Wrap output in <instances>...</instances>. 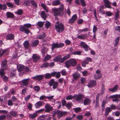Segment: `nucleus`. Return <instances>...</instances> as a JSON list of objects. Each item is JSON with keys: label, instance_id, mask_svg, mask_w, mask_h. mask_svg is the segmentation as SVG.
<instances>
[{"label": "nucleus", "instance_id": "f257e3e1", "mask_svg": "<svg viewBox=\"0 0 120 120\" xmlns=\"http://www.w3.org/2000/svg\"><path fill=\"white\" fill-rule=\"evenodd\" d=\"M64 9V5L63 4H61L59 8H52V10L54 13V15L56 16L58 15H62L63 13Z\"/></svg>", "mask_w": 120, "mask_h": 120}, {"label": "nucleus", "instance_id": "f03ea898", "mask_svg": "<svg viewBox=\"0 0 120 120\" xmlns=\"http://www.w3.org/2000/svg\"><path fill=\"white\" fill-rule=\"evenodd\" d=\"M25 26H21L19 28L20 30L22 32H24L26 34H29L30 32V30L28 29L31 26V25L30 23L25 24H24Z\"/></svg>", "mask_w": 120, "mask_h": 120}, {"label": "nucleus", "instance_id": "7ed1b4c3", "mask_svg": "<svg viewBox=\"0 0 120 120\" xmlns=\"http://www.w3.org/2000/svg\"><path fill=\"white\" fill-rule=\"evenodd\" d=\"M55 27L56 30L59 32H63L64 30V26L62 23H59L58 21L56 22Z\"/></svg>", "mask_w": 120, "mask_h": 120}, {"label": "nucleus", "instance_id": "20e7f679", "mask_svg": "<svg viewBox=\"0 0 120 120\" xmlns=\"http://www.w3.org/2000/svg\"><path fill=\"white\" fill-rule=\"evenodd\" d=\"M76 64V61L74 59H71L68 60L65 63V65L67 68H69L71 66H74Z\"/></svg>", "mask_w": 120, "mask_h": 120}, {"label": "nucleus", "instance_id": "39448f33", "mask_svg": "<svg viewBox=\"0 0 120 120\" xmlns=\"http://www.w3.org/2000/svg\"><path fill=\"white\" fill-rule=\"evenodd\" d=\"M64 44L63 43H53L52 44V50H53L54 48L61 47L64 46Z\"/></svg>", "mask_w": 120, "mask_h": 120}, {"label": "nucleus", "instance_id": "423d86ee", "mask_svg": "<svg viewBox=\"0 0 120 120\" xmlns=\"http://www.w3.org/2000/svg\"><path fill=\"white\" fill-rule=\"evenodd\" d=\"M84 96L82 94H79L78 95H75V98L77 101L79 102H82V99L84 98Z\"/></svg>", "mask_w": 120, "mask_h": 120}, {"label": "nucleus", "instance_id": "0eeeda50", "mask_svg": "<svg viewBox=\"0 0 120 120\" xmlns=\"http://www.w3.org/2000/svg\"><path fill=\"white\" fill-rule=\"evenodd\" d=\"M80 44L86 51H87L89 50L90 49V48L86 44L85 42L82 41Z\"/></svg>", "mask_w": 120, "mask_h": 120}, {"label": "nucleus", "instance_id": "6e6552de", "mask_svg": "<svg viewBox=\"0 0 120 120\" xmlns=\"http://www.w3.org/2000/svg\"><path fill=\"white\" fill-rule=\"evenodd\" d=\"M104 2V6L106 8H111L112 7L110 5L111 2L108 0H103Z\"/></svg>", "mask_w": 120, "mask_h": 120}, {"label": "nucleus", "instance_id": "1a4fd4ad", "mask_svg": "<svg viewBox=\"0 0 120 120\" xmlns=\"http://www.w3.org/2000/svg\"><path fill=\"white\" fill-rule=\"evenodd\" d=\"M32 57L33 61L34 62L38 61L40 59L39 56L36 54H33Z\"/></svg>", "mask_w": 120, "mask_h": 120}, {"label": "nucleus", "instance_id": "9d476101", "mask_svg": "<svg viewBox=\"0 0 120 120\" xmlns=\"http://www.w3.org/2000/svg\"><path fill=\"white\" fill-rule=\"evenodd\" d=\"M66 114V112H62L60 111H57V117L60 118L63 115H64Z\"/></svg>", "mask_w": 120, "mask_h": 120}, {"label": "nucleus", "instance_id": "9b49d317", "mask_svg": "<svg viewBox=\"0 0 120 120\" xmlns=\"http://www.w3.org/2000/svg\"><path fill=\"white\" fill-rule=\"evenodd\" d=\"M96 81L94 80H90L89 84L87 85L89 87H91L96 84Z\"/></svg>", "mask_w": 120, "mask_h": 120}, {"label": "nucleus", "instance_id": "f8f14e48", "mask_svg": "<svg viewBox=\"0 0 120 120\" xmlns=\"http://www.w3.org/2000/svg\"><path fill=\"white\" fill-rule=\"evenodd\" d=\"M7 61L5 60H4L2 62L1 64L2 68H3L4 70L6 69L7 68Z\"/></svg>", "mask_w": 120, "mask_h": 120}, {"label": "nucleus", "instance_id": "ddd939ff", "mask_svg": "<svg viewBox=\"0 0 120 120\" xmlns=\"http://www.w3.org/2000/svg\"><path fill=\"white\" fill-rule=\"evenodd\" d=\"M90 100L88 98H86L83 101V104L84 105H89L91 103Z\"/></svg>", "mask_w": 120, "mask_h": 120}, {"label": "nucleus", "instance_id": "4468645a", "mask_svg": "<svg viewBox=\"0 0 120 120\" xmlns=\"http://www.w3.org/2000/svg\"><path fill=\"white\" fill-rule=\"evenodd\" d=\"M46 109L45 111L46 112H48L51 111L52 109V107L48 104H46L45 106Z\"/></svg>", "mask_w": 120, "mask_h": 120}, {"label": "nucleus", "instance_id": "2eb2a0df", "mask_svg": "<svg viewBox=\"0 0 120 120\" xmlns=\"http://www.w3.org/2000/svg\"><path fill=\"white\" fill-rule=\"evenodd\" d=\"M14 36L12 34H8L6 37V39L7 40H12L14 38Z\"/></svg>", "mask_w": 120, "mask_h": 120}, {"label": "nucleus", "instance_id": "dca6fc26", "mask_svg": "<svg viewBox=\"0 0 120 120\" xmlns=\"http://www.w3.org/2000/svg\"><path fill=\"white\" fill-rule=\"evenodd\" d=\"M118 87V85H116L113 88H109L108 90L109 91H111L112 92H114L116 91Z\"/></svg>", "mask_w": 120, "mask_h": 120}, {"label": "nucleus", "instance_id": "f3484780", "mask_svg": "<svg viewBox=\"0 0 120 120\" xmlns=\"http://www.w3.org/2000/svg\"><path fill=\"white\" fill-rule=\"evenodd\" d=\"M17 68L19 71H20L23 70L24 68V66L21 64H18L17 66Z\"/></svg>", "mask_w": 120, "mask_h": 120}, {"label": "nucleus", "instance_id": "a211bd4d", "mask_svg": "<svg viewBox=\"0 0 120 120\" xmlns=\"http://www.w3.org/2000/svg\"><path fill=\"white\" fill-rule=\"evenodd\" d=\"M39 43V41L37 40L32 41L31 45L32 47H36L38 45Z\"/></svg>", "mask_w": 120, "mask_h": 120}, {"label": "nucleus", "instance_id": "6ab92c4d", "mask_svg": "<svg viewBox=\"0 0 120 120\" xmlns=\"http://www.w3.org/2000/svg\"><path fill=\"white\" fill-rule=\"evenodd\" d=\"M52 76H55L57 78H58L60 77V72H54L52 73Z\"/></svg>", "mask_w": 120, "mask_h": 120}, {"label": "nucleus", "instance_id": "aec40b11", "mask_svg": "<svg viewBox=\"0 0 120 120\" xmlns=\"http://www.w3.org/2000/svg\"><path fill=\"white\" fill-rule=\"evenodd\" d=\"M30 79L29 78H27L22 80L21 82L23 85L24 86H26L28 85V81Z\"/></svg>", "mask_w": 120, "mask_h": 120}, {"label": "nucleus", "instance_id": "412c9836", "mask_svg": "<svg viewBox=\"0 0 120 120\" xmlns=\"http://www.w3.org/2000/svg\"><path fill=\"white\" fill-rule=\"evenodd\" d=\"M60 4V2L59 0H56L52 2V4L53 6H56L59 5Z\"/></svg>", "mask_w": 120, "mask_h": 120}, {"label": "nucleus", "instance_id": "4be33fe9", "mask_svg": "<svg viewBox=\"0 0 120 120\" xmlns=\"http://www.w3.org/2000/svg\"><path fill=\"white\" fill-rule=\"evenodd\" d=\"M112 111L111 108L108 107L106 108L105 109V116H107L109 112Z\"/></svg>", "mask_w": 120, "mask_h": 120}, {"label": "nucleus", "instance_id": "5701e85b", "mask_svg": "<svg viewBox=\"0 0 120 120\" xmlns=\"http://www.w3.org/2000/svg\"><path fill=\"white\" fill-rule=\"evenodd\" d=\"M48 49L45 47H43L41 51V52L43 56H44L45 54L48 51Z\"/></svg>", "mask_w": 120, "mask_h": 120}, {"label": "nucleus", "instance_id": "b1692460", "mask_svg": "<svg viewBox=\"0 0 120 120\" xmlns=\"http://www.w3.org/2000/svg\"><path fill=\"white\" fill-rule=\"evenodd\" d=\"M70 57V55L69 54H68L64 56L62 58H61L60 62L61 63L63 62L65 60L69 58Z\"/></svg>", "mask_w": 120, "mask_h": 120}, {"label": "nucleus", "instance_id": "393cba45", "mask_svg": "<svg viewBox=\"0 0 120 120\" xmlns=\"http://www.w3.org/2000/svg\"><path fill=\"white\" fill-rule=\"evenodd\" d=\"M102 76L101 74H94V78L95 79H97L101 78Z\"/></svg>", "mask_w": 120, "mask_h": 120}, {"label": "nucleus", "instance_id": "a878e982", "mask_svg": "<svg viewBox=\"0 0 120 120\" xmlns=\"http://www.w3.org/2000/svg\"><path fill=\"white\" fill-rule=\"evenodd\" d=\"M77 37L79 38L83 39H86L87 38L86 34H82L80 35H78L77 36Z\"/></svg>", "mask_w": 120, "mask_h": 120}, {"label": "nucleus", "instance_id": "bb28decb", "mask_svg": "<svg viewBox=\"0 0 120 120\" xmlns=\"http://www.w3.org/2000/svg\"><path fill=\"white\" fill-rule=\"evenodd\" d=\"M42 101H39L37 102L35 105V106L36 108H39L42 105Z\"/></svg>", "mask_w": 120, "mask_h": 120}, {"label": "nucleus", "instance_id": "cd10ccee", "mask_svg": "<svg viewBox=\"0 0 120 120\" xmlns=\"http://www.w3.org/2000/svg\"><path fill=\"white\" fill-rule=\"evenodd\" d=\"M61 56H59L56 57L53 60L54 62H57L60 61V62L61 60Z\"/></svg>", "mask_w": 120, "mask_h": 120}, {"label": "nucleus", "instance_id": "c85d7f7f", "mask_svg": "<svg viewBox=\"0 0 120 120\" xmlns=\"http://www.w3.org/2000/svg\"><path fill=\"white\" fill-rule=\"evenodd\" d=\"M23 44L24 47L26 49H27L28 48L29 45V43L28 41H25L24 42Z\"/></svg>", "mask_w": 120, "mask_h": 120}, {"label": "nucleus", "instance_id": "c756f323", "mask_svg": "<svg viewBox=\"0 0 120 120\" xmlns=\"http://www.w3.org/2000/svg\"><path fill=\"white\" fill-rule=\"evenodd\" d=\"M37 115L36 113H34L33 114H29V117L31 118L34 119L35 118Z\"/></svg>", "mask_w": 120, "mask_h": 120}, {"label": "nucleus", "instance_id": "7c9ffc66", "mask_svg": "<svg viewBox=\"0 0 120 120\" xmlns=\"http://www.w3.org/2000/svg\"><path fill=\"white\" fill-rule=\"evenodd\" d=\"M41 15L44 20H45L47 17V15L44 11H42L41 13Z\"/></svg>", "mask_w": 120, "mask_h": 120}, {"label": "nucleus", "instance_id": "2f4dec72", "mask_svg": "<svg viewBox=\"0 0 120 120\" xmlns=\"http://www.w3.org/2000/svg\"><path fill=\"white\" fill-rule=\"evenodd\" d=\"M10 113L13 116L16 117L17 116V112L14 111H12L10 112Z\"/></svg>", "mask_w": 120, "mask_h": 120}, {"label": "nucleus", "instance_id": "473e14b6", "mask_svg": "<svg viewBox=\"0 0 120 120\" xmlns=\"http://www.w3.org/2000/svg\"><path fill=\"white\" fill-rule=\"evenodd\" d=\"M75 98V95L73 96H72L71 95H70L67 96L66 98V99L67 100H70L73 99Z\"/></svg>", "mask_w": 120, "mask_h": 120}, {"label": "nucleus", "instance_id": "72a5a7b5", "mask_svg": "<svg viewBox=\"0 0 120 120\" xmlns=\"http://www.w3.org/2000/svg\"><path fill=\"white\" fill-rule=\"evenodd\" d=\"M51 26L50 23L47 21H45V27L47 28L48 29Z\"/></svg>", "mask_w": 120, "mask_h": 120}, {"label": "nucleus", "instance_id": "f704fd0d", "mask_svg": "<svg viewBox=\"0 0 120 120\" xmlns=\"http://www.w3.org/2000/svg\"><path fill=\"white\" fill-rule=\"evenodd\" d=\"M120 38L119 37H117L116 38L115 40V43L114 44V46L116 47L118 44Z\"/></svg>", "mask_w": 120, "mask_h": 120}, {"label": "nucleus", "instance_id": "c9c22d12", "mask_svg": "<svg viewBox=\"0 0 120 120\" xmlns=\"http://www.w3.org/2000/svg\"><path fill=\"white\" fill-rule=\"evenodd\" d=\"M52 76V73L50 74L47 73L45 75V77L46 79H48L50 78Z\"/></svg>", "mask_w": 120, "mask_h": 120}, {"label": "nucleus", "instance_id": "e433bc0d", "mask_svg": "<svg viewBox=\"0 0 120 120\" xmlns=\"http://www.w3.org/2000/svg\"><path fill=\"white\" fill-rule=\"evenodd\" d=\"M41 5L42 7L44 8V10H45L46 12H48V10L47 9V7L44 4L42 3L41 4Z\"/></svg>", "mask_w": 120, "mask_h": 120}, {"label": "nucleus", "instance_id": "4c0bfd02", "mask_svg": "<svg viewBox=\"0 0 120 120\" xmlns=\"http://www.w3.org/2000/svg\"><path fill=\"white\" fill-rule=\"evenodd\" d=\"M72 76L73 78L75 80H76L77 79V78L79 77V74H78L77 73H75L72 75Z\"/></svg>", "mask_w": 120, "mask_h": 120}, {"label": "nucleus", "instance_id": "58836bf2", "mask_svg": "<svg viewBox=\"0 0 120 120\" xmlns=\"http://www.w3.org/2000/svg\"><path fill=\"white\" fill-rule=\"evenodd\" d=\"M58 85V83L57 82H55L54 84L52 85V88L54 89H56Z\"/></svg>", "mask_w": 120, "mask_h": 120}, {"label": "nucleus", "instance_id": "ea45409f", "mask_svg": "<svg viewBox=\"0 0 120 120\" xmlns=\"http://www.w3.org/2000/svg\"><path fill=\"white\" fill-rule=\"evenodd\" d=\"M45 36V33H42L41 34V35L37 36V38L38 39H41L44 38Z\"/></svg>", "mask_w": 120, "mask_h": 120}, {"label": "nucleus", "instance_id": "a19ab883", "mask_svg": "<svg viewBox=\"0 0 120 120\" xmlns=\"http://www.w3.org/2000/svg\"><path fill=\"white\" fill-rule=\"evenodd\" d=\"M44 22H42L40 21L37 24V25L40 28H41L42 27L44 24Z\"/></svg>", "mask_w": 120, "mask_h": 120}, {"label": "nucleus", "instance_id": "79ce46f5", "mask_svg": "<svg viewBox=\"0 0 120 120\" xmlns=\"http://www.w3.org/2000/svg\"><path fill=\"white\" fill-rule=\"evenodd\" d=\"M61 73L62 75H66L67 74V72L64 69H63L61 71Z\"/></svg>", "mask_w": 120, "mask_h": 120}, {"label": "nucleus", "instance_id": "37998d69", "mask_svg": "<svg viewBox=\"0 0 120 120\" xmlns=\"http://www.w3.org/2000/svg\"><path fill=\"white\" fill-rule=\"evenodd\" d=\"M81 52L80 51H76L72 52V54L74 55H80L81 53Z\"/></svg>", "mask_w": 120, "mask_h": 120}, {"label": "nucleus", "instance_id": "c03bdc74", "mask_svg": "<svg viewBox=\"0 0 120 120\" xmlns=\"http://www.w3.org/2000/svg\"><path fill=\"white\" fill-rule=\"evenodd\" d=\"M51 57V56L47 55L45 57V58L44 60V61H46L49 60Z\"/></svg>", "mask_w": 120, "mask_h": 120}, {"label": "nucleus", "instance_id": "a18cd8bd", "mask_svg": "<svg viewBox=\"0 0 120 120\" xmlns=\"http://www.w3.org/2000/svg\"><path fill=\"white\" fill-rule=\"evenodd\" d=\"M30 3L34 7H37V4L34 1L31 0L30 1Z\"/></svg>", "mask_w": 120, "mask_h": 120}, {"label": "nucleus", "instance_id": "49530a36", "mask_svg": "<svg viewBox=\"0 0 120 120\" xmlns=\"http://www.w3.org/2000/svg\"><path fill=\"white\" fill-rule=\"evenodd\" d=\"M7 14L8 17H12L14 16L13 14L11 13L10 12H8L7 13Z\"/></svg>", "mask_w": 120, "mask_h": 120}, {"label": "nucleus", "instance_id": "de8ad7c7", "mask_svg": "<svg viewBox=\"0 0 120 120\" xmlns=\"http://www.w3.org/2000/svg\"><path fill=\"white\" fill-rule=\"evenodd\" d=\"M37 80L39 81L42 79L43 77L44 76L43 75H37Z\"/></svg>", "mask_w": 120, "mask_h": 120}, {"label": "nucleus", "instance_id": "09e8293b", "mask_svg": "<svg viewBox=\"0 0 120 120\" xmlns=\"http://www.w3.org/2000/svg\"><path fill=\"white\" fill-rule=\"evenodd\" d=\"M119 11L118 10H117V12L115 13V16L114 17L115 19L116 20L118 18L119 16Z\"/></svg>", "mask_w": 120, "mask_h": 120}, {"label": "nucleus", "instance_id": "8fccbe9b", "mask_svg": "<svg viewBox=\"0 0 120 120\" xmlns=\"http://www.w3.org/2000/svg\"><path fill=\"white\" fill-rule=\"evenodd\" d=\"M34 89L35 91L38 92L40 88L38 86H35L34 87Z\"/></svg>", "mask_w": 120, "mask_h": 120}, {"label": "nucleus", "instance_id": "3c124183", "mask_svg": "<svg viewBox=\"0 0 120 120\" xmlns=\"http://www.w3.org/2000/svg\"><path fill=\"white\" fill-rule=\"evenodd\" d=\"M49 63H43L41 66V67L46 68L49 67Z\"/></svg>", "mask_w": 120, "mask_h": 120}, {"label": "nucleus", "instance_id": "603ef678", "mask_svg": "<svg viewBox=\"0 0 120 120\" xmlns=\"http://www.w3.org/2000/svg\"><path fill=\"white\" fill-rule=\"evenodd\" d=\"M7 50L5 49L3 50L2 49H0V57L2 55L5 53L6 51Z\"/></svg>", "mask_w": 120, "mask_h": 120}, {"label": "nucleus", "instance_id": "864d4df0", "mask_svg": "<svg viewBox=\"0 0 120 120\" xmlns=\"http://www.w3.org/2000/svg\"><path fill=\"white\" fill-rule=\"evenodd\" d=\"M81 108L79 107H77L73 109V110H74L75 112L76 113L79 112L81 110Z\"/></svg>", "mask_w": 120, "mask_h": 120}, {"label": "nucleus", "instance_id": "5fc2aeb1", "mask_svg": "<svg viewBox=\"0 0 120 120\" xmlns=\"http://www.w3.org/2000/svg\"><path fill=\"white\" fill-rule=\"evenodd\" d=\"M105 90V86H104L102 85L101 87V95H102L104 94Z\"/></svg>", "mask_w": 120, "mask_h": 120}, {"label": "nucleus", "instance_id": "6e6d98bb", "mask_svg": "<svg viewBox=\"0 0 120 120\" xmlns=\"http://www.w3.org/2000/svg\"><path fill=\"white\" fill-rule=\"evenodd\" d=\"M54 82H54L53 79H52L49 82V84L50 86H52Z\"/></svg>", "mask_w": 120, "mask_h": 120}, {"label": "nucleus", "instance_id": "4d7b16f0", "mask_svg": "<svg viewBox=\"0 0 120 120\" xmlns=\"http://www.w3.org/2000/svg\"><path fill=\"white\" fill-rule=\"evenodd\" d=\"M72 104L71 103H68L65 105L66 106L68 109H70L71 107Z\"/></svg>", "mask_w": 120, "mask_h": 120}, {"label": "nucleus", "instance_id": "13d9d810", "mask_svg": "<svg viewBox=\"0 0 120 120\" xmlns=\"http://www.w3.org/2000/svg\"><path fill=\"white\" fill-rule=\"evenodd\" d=\"M81 82L82 84H84L86 82V79L84 78H82L81 79Z\"/></svg>", "mask_w": 120, "mask_h": 120}, {"label": "nucleus", "instance_id": "bf43d9fd", "mask_svg": "<svg viewBox=\"0 0 120 120\" xmlns=\"http://www.w3.org/2000/svg\"><path fill=\"white\" fill-rule=\"evenodd\" d=\"M12 102L11 100H8V105L9 106L12 105H13Z\"/></svg>", "mask_w": 120, "mask_h": 120}, {"label": "nucleus", "instance_id": "052dcab7", "mask_svg": "<svg viewBox=\"0 0 120 120\" xmlns=\"http://www.w3.org/2000/svg\"><path fill=\"white\" fill-rule=\"evenodd\" d=\"M0 5L1 6V10H5L6 8V6L5 4L2 5L1 4H0Z\"/></svg>", "mask_w": 120, "mask_h": 120}, {"label": "nucleus", "instance_id": "680f3d73", "mask_svg": "<svg viewBox=\"0 0 120 120\" xmlns=\"http://www.w3.org/2000/svg\"><path fill=\"white\" fill-rule=\"evenodd\" d=\"M46 99V96L42 95L39 98V99L41 100H43L44 99Z\"/></svg>", "mask_w": 120, "mask_h": 120}, {"label": "nucleus", "instance_id": "e2e57ef3", "mask_svg": "<svg viewBox=\"0 0 120 120\" xmlns=\"http://www.w3.org/2000/svg\"><path fill=\"white\" fill-rule=\"evenodd\" d=\"M6 116L4 115H2L0 116V120H4L6 118Z\"/></svg>", "mask_w": 120, "mask_h": 120}, {"label": "nucleus", "instance_id": "0e129e2a", "mask_svg": "<svg viewBox=\"0 0 120 120\" xmlns=\"http://www.w3.org/2000/svg\"><path fill=\"white\" fill-rule=\"evenodd\" d=\"M22 11L21 10L19 9L17 11L15 12V13L19 15H21L22 13Z\"/></svg>", "mask_w": 120, "mask_h": 120}, {"label": "nucleus", "instance_id": "69168bd1", "mask_svg": "<svg viewBox=\"0 0 120 120\" xmlns=\"http://www.w3.org/2000/svg\"><path fill=\"white\" fill-rule=\"evenodd\" d=\"M4 69L3 68H2V69L0 70V74L1 77L3 76V75L4 74Z\"/></svg>", "mask_w": 120, "mask_h": 120}, {"label": "nucleus", "instance_id": "338daca9", "mask_svg": "<svg viewBox=\"0 0 120 120\" xmlns=\"http://www.w3.org/2000/svg\"><path fill=\"white\" fill-rule=\"evenodd\" d=\"M46 115H43L39 117V119L40 120H44L46 118Z\"/></svg>", "mask_w": 120, "mask_h": 120}, {"label": "nucleus", "instance_id": "774afa93", "mask_svg": "<svg viewBox=\"0 0 120 120\" xmlns=\"http://www.w3.org/2000/svg\"><path fill=\"white\" fill-rule=\"evenodd\" d=\"M116 30L120 32V26H116L115 28Z\"/></svg>", "mask_w": 120, "mask_h": 120}]
</instances>
